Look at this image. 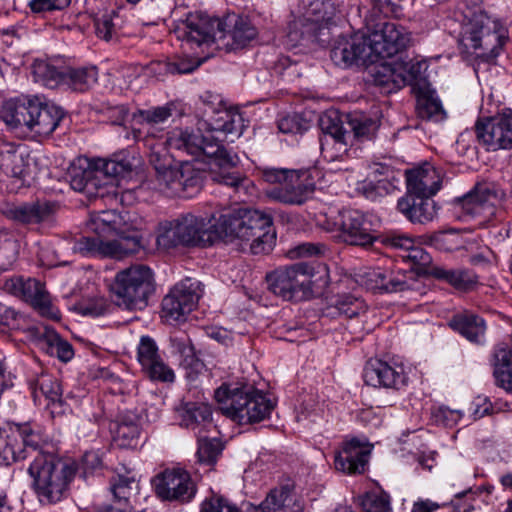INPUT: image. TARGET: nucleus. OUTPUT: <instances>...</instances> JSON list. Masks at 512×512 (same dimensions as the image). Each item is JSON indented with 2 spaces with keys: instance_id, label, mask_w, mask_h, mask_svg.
I'll list each match as a JSON object with an SVG mask.
<instances>
[{
  "instance_id": "1",
  "label": "nucleus",
  "mask_w": 512,
  "mask_h": 512,
  "mask_svg": "<svg viewBox=\"0 0 512 512\" xmlns=\"http://www.w3.org/2000/svg\"><path fill=\"white\" fill-rule=\"evenodd\" d=\"M226 139L222 134L199 124L197 130L173 129L167 133L165 143L170 149L190 155L196 162L207 164L214 182L245 195L252 182L236 168L239 161L237 155L222 145Z\"/></svg>"
},
{
  "instance_id": "2",
  "label": "nucleus",
  "mask_w": 512,
  "mask_h": 512,
  "mask_svg": "<svg viewBox=\"0 0 512 512\" xmlns=\"http://www.w3.org/2000/svg\"><path fill=\"white\" fill-rule=\"evenodd\" d=\"M223 240L238 238L250 242L253 254L268 253L274 244L272 217L257 209H239L219 214Z\"/></svg>"
},
{
  "instance_id": "3",
  "label": "nucleus",
  "mask_w": 512,
  "mask_h": 512,
  "mask_svg": "<svg viewBox=\"0 0 512 512\" xmlns=\"http://www.w3.org/2000/svg\"><path fill=\"white\" fill-rule=\"evenodd\" d=\"M157 244L163 248L176 246H211L223 240L219 217L212 214L208 222L201 216L183 214L159 224Z\"/></svg>"
},
{
  "instance_id": "4",
  "label": "nucleus",
  "mask_w": 512,
  "mask_h": 512,
  "mask_svg": "<svg viewBox=\"0 0 512 512\" xmlns=\"http://www.w3.org/2000/svg\"><path fill=\"white\" fill-rule=\"evenodd\" d=\"M0 114L10 127L26 128L39 136L50 135L64 117L60 107L42 102L38 97L10 99L3 104Z\"/></svg>"
},
{
  "instance_id": "5",
  "label": "nucleus",
  "mask_w": 512,
  "mask_h": 512,
  "mask_svg": "<svg viewBox=\"0 0 512 512\" xmlns=\"http://www.w3.org/2000/svg\"><path fill=\"white\" fill-rule=\"evenodd\" d=\"M27 472L37 495L49 503L60 501L77 474L76 462L53 453H37Z\"/></svg>"
},
{
  "instance_id": "6",
  "label": "nucleus",
  "mask_w": 512,
  "mask_h": 512,
  "mask_svg": "<svg viewBox=\"0 0 512 512\" xmlns=\"http://www.w3.org/2000/svg\"><path fill=\"white\" fill-rule=\"evenodd\" d=\"M466 17L461 44L467 52L474 53L482 61L494 62L508 40L507 28L483 10L474 11Z\"/></svg>"
},
{
  "instance_id": "7",
  "label": "nucleus",
  "mask_w": 512,
  "mask_h": 512,
  "mask_svg": "<svg viewBox=\"0 0 512 512\" xmlns=\"http://www.w3.org/2000/svg\"><path fill=\"white\" fill-rule=\"evenodd\" d=\"M214 398L222 413L239 424L262 421L274 408L266 395L248 385L224 383L215 390Z\"/></svg>"
},
{
  "instance_id": "8",
  "label": "nucleus",
  "mask_w": 512,
  "mask_h": 512,
  "mask_svg": "<svg viewBox=\"0 0 512 512\" xmlns=\"http://www.w3.org/2000/svg\"><path fill=\"white\" fill-rule=\"evenodd\" d=\"M133 164L129 157L117 155L112 159H94L87 167H73L70 172V185L75 191L88 197L102 196L101 190L114 178L125 177L131 173Z\"/></svg>"
},
{
  "instance_id": "9",
  "label": "nucleus",
  "mask_w": 512,
  "mask_h": 512,
  "mask_svg": "<svg viewBox=\"0 0 512 512\" xmlns=\"http://www.w3.org/2000/svg\"><path fill=\"white\" fill-rule=\"evenodd\" d=\"M155 291L153 271L146 265H132L119 271L112 285L115 303L127 310H142Z\"/></svg>"
},
{
  "instance_id": "10",
  "label": "nucleus",
  "mask_w": 512,
  "mask_h": 512,
  "mask_svg": "<svg viewBox=\"0 0 512 512\" xmlns=\"http://www.w3.org/2000/svg\"><path fill=\"white\" fill-rule=\"evenodd\" d=\"M226 21L212 17L204 12H189L177 22L174 34L177 39L191 47H211L222 49L221 42L226 40Z\"/></svg>"
},
{
  "instance_id": "11",
  "label": "nucleus",
  "mask_w": 512,
  "mask_h": 512,
  "mask_svg": "<svg viewBox=\"0 0 512 512\" xmlns=\"http://www.w3.org/2000/svg\"><path fill=\"white\" fill-rule=\"evenodd\" d=\"M197 113L202 118L200 125L211 128L212 132L240 137L244 130V119L238 110L227 109L220 95L210 91L200 96Z\"/></svg>"
},
{
  "instance_id": "12",
  "label": "nucleus",
  "mask_w": 512,
  "mask_h": 512,
  "mask_svg": "<svg viewBox=\"0 0 512 512\" xmlns=\"http://www.w3.org/2000/svg\"><path fill=\"white\" fill-rule=\"evenodd\" d=\"M260 172L263 181L278 185L269 190L268 196L281 203L302 205L314 191L313 184L301 180L304 172L275 167H263Z\"/></svg>"
},
{
  "instance_id": "13",
  "label": "nucleus",
  "mask_w": 512,
  "mask_h": 512,
  "mask_svg": "<svg viewBox=\"0 0 512 512\" xmlns=\"http://www.w3.org/2000/svg\"><path fill=\"white\" fill-rule=\"evenodd\" d=\"M140 239L136 235L106 239L102 234L82 236L74 241L72 250L83 256L121 259L138 252Z\"/></svg>"
},
{
  "instance_id": "14",
  "label": "nucleus",
  "mask_w": 512,
  "mask_h": 512,
  "mask_svg": "<svg viewBox=\"0 0 512 512\" xmlns=\"http://www.w3.org/2000/svg\"><path fill=\"white\" fill-rule=\"evenodd\" d=\"M476 138L487 151L512 149V110L504 109L475 124Z\"/></svg>"
},
{
  "instance_id": "15",
  "label": "nucleus",
  "mask_w": 512,
  "mask_h": 512,
  "mask_svg": "<svg viewBox=\"0 0 512 512\" xmlns=\"http://www.w3.org/2000/svg\"><path fill=\"white\" fill-rule=\"evenodd\" d=\"M157 496L162 500L189 503L197 493V486L188 471L182 468L166 469L154 481Z\"/></svg>"
},
{
  "instance_id": "16",
  "label": "nucleus",
  "mask_w": 512,
  "mask_h": 512,
  "mask_svg": "<svg viewBox=\"0 0 512 512\" xmlns=\"http://www.w3.org/2000/svg\"><path fill=\"white\" fill-rule=\"evenodd\" d=\"M200 298L199 282L185 279L176 284L162 300L167 321H181L196 307Z\"/></svg>"
},
{
  "instance_id": "17",
  "label": "nucleus",
  "mask_w": 512,
  "mask_h": 512,
  "mask_svg": "<svg viewBox=\"0 0 512 512\" xmlns=\"http://www.w3.org/2000/svg\"><path fill=\"white\" fill-rule=\"evenodd\" d=\"M291 276V294L293 298L290 301H303L314 296L315 289L323 288L327 285L328 271L325 266H312L306 262H299L289 266Z\"/></svg>"
},
{
  "instance_id": "18",
  "label": "nucleus",
  "mask_w": 512,
  "mask_h": 512,
  "mask_svg": "<svg viewBox=\"0 0 512 512\" xmlns=\"http://www.w3.org/2000/svg\"><path fill=\"white\" fill-rule=\"evenodd\" d=\"M245 512H303V504L295 492L291 479L280 482L272 488L259 504L244 502Z\"/></svg>"
},
{
  "instance_id": "19",
  "label": "nucleus",
  "mask_w": 512,
  "mask_h": 512,
  "mask_svg": "<svg viewBox=\"0 0 512 512\" xmlns=\"http://www.w3.org/2000/svg\"><path fill=\"white\" fill-rule=\"evenodd\" d=\"M411 35L407 29L396 22H386L379 31L368 39L370 52L382 57H393L407 49Z\"/></svg>"
},
{
  "instance_id": "20",
  "label": "nucleus",
  "mask_w": 512,
  "mask_h": 512,
  "mask_svg": "<svg viewBox=\"0 0 512 512\" xmlns=\"http://www.w3.org/2000/svg\"><path fill=\"white\" fill-rule=\"evenodd\" d=\"M401 172L388 165L378 164L371 174L356 184V191L366 199L375 201L399 190Z\"/></svg>"
},
{
  "instance_id": "21",
  "label": "nucleus",
  "mask_w": 512,
  "mask_h": 512,
  "mask_svg": "<svg viewBox=\"0 0 512 512\" xmlns=\"http://www.w3.org/2000/svg\"><path fill=\"white\" fill-rule=\"evenodd\" d=\"M357 282L376 293H396L410 288L406 272L384 268H369L358 273Z\"/></svg>"
},
{
  "instance_id": "22",
  "label": "nucleus",
  "mask_w": 512,
  "mask_h": 512,
  "mask_svg": "<svg viewBox=\"0 0 512 512\" xmlns=\"http://www.w3.org/2000/svg\"><path fill=\"white\" fill-rule=\"evenodd\" d=\"M340 221L344 241L350 245L368 247L377 239L370 217L359 210L340 212Z\"/></svg>"
},
{
  "instance_id": "23",
  "label": "nucleus",
  "mask_w": 512,
  "mask_h": 512,
  "mask_svg": "<svg viewBox=\"0 0 512 512\" xmlns=\"http://www.w3.org/2000/svg\"><path fill=\"white\" fill-rule=\"evenodd\" d=\"M367 385L399 390L406 386L408 377L401 365H390L381 360L369 361L363 372Z\"/></svg>"
},
{
  "instance_id": "24",
  "label": "nucleus",
  "mask_w": 512,
  "mask_h": 512,
  "mask_svg": "<svg viewBox=\"0 0 512 512\" xmlns=\"http://www.w3.org/2000/svg\"><path fill=\"white\" fill-rule=\"evenodd\" d=\"M367 50L369 43L363 35L339 36L331 49L330 57L335 65L346 68L367 56Z\"/></svg>"
},
{
  "instance_id": "25",
  "label": "nucleus",
  "mask_w": 512,
  "mask_h": 512,
  "mask_svg": "<svg viewBox=\"0 0 512 512\" xmlns=\"http://www.w3.org/2000/svg\"><path fill=\"white\" fill-rule=\"evenodd\" d=\"M370 449L358 439L343 443L342 449L335 455V468L346 474H361L369 461Z\"/></svg>"
},
{
  "instance_id": "26",
  "label": "nucleus",
  "mask_w": 512,
  "mask_h": 512,
  "mask_svg": "<svg viewBox=\"0 0 512 512\" xmlns=\"http://www.w3.org/2000/svg\"><path fill=\"white\" fill-rule=\"evenodd\" d=\"M156 182L159 190H172L178 192L180 189L190 187H198L200 185V177L198 172L189 162L182 163L180 168L171 166L160 170L156 173Z\"/></svg>"
},
{
  "instance_id": "27",
  "label": "nucleus",
  "mask_w": 512,
  "mask_h": 512,
  "mask_svg": "<svg viewBox=\"0 0 512 512\" xmlns=\"http://www.w3.org/2000/svg\"><path fill=\"white\" fill-rule=\"evenodd\" d=\"M176 412L180 425L192 430L196 435L209 432L215 428L212 419V408L204 402H182Z\"/></svg>"
},
{
  "instance_id": "28",
  "label": "nucleus",
  "mask_w": 512,
  "mask_h": 512,
  "mask_svg": "<svg viewBox=\"0 0 512 512\" xmlns=\"http://www.w3.org/2000/svg\"><path fill=\"white\" fill-rule=\"evenodd\" d=\"M169 348L171 354L178 357L190 380H195L205 370V364L197 357L192 341L186 333L172 334L169 337Z\"/></svg>"
},
{
  "instance_id": "29",
  "label": "nucleus",
  "mask_w": 512,
  "mask_h": 512,
  "mask_svg": "<svg viewBox=\"0 0 512 512\" xmlns=\"http://www.w3.org/2000/svg\"><path fill=\"white\" fill-rule=\"evenodd\" d=\"M56 212V204L49 201H37L14 206L6 211V216L25 225L50 224Z\"/></svg>"
},
{
  "instance_id": "30",
  "label": "nucleus",
  "mask_w": 512,
  "mask_h": 512,
  "mask_svg": "<svg viewBox=\"0 0 512 512\" xmlns=\"http://www.w3.org/2000/svg\"><path fill=\"white\" fill-rule=\"evenodd\" d=\"M31 161L21 148L8 144L0 147V175L26 181L31 177Z\"/></svg>"
},
{
  "instance_id": "31",
  "label": "nucleus",
  "mask_w": 512,
  "mask_h": 512,
  "mask_svg": "<svg viewBox=\"0 0 512 512\" xmlns=\"http://www.w3.org/2000/svg\"><path fill=\"white\" fill-rule=\"evenodd\" d=\"M12 429L16 441L21 440L20 447L25 452L26 459L31 458L33 460L37 453H47L44 451V447L48 445L50 439L40 425L32 422L13 423Z\"/></svg>"
},
{
  "instance_id": "32",
  "label": "nucleus",
  "mask_w": 512,
  "mask_h": 512,
  "mask_svg": "<svg viewBox=\"0 0 512 512\" xmlns=\"http://www.w3.org/2000/svg\"><path fill=\"white\" fill-rule=\"evenodd\" d=\"M407 190L414 196H433L440 189L437 171L430 164L405 171Z\"/></svg>"
},
{
  "instance_id": "33",
  "label": "nucleus",
  "mask_w": 512,
  "mask_h": 512,
  "mask_svg": "<svg viewBox=\"0 0 512 512\" xmlns=\"http://www.w3.org/2000/svg\"><path fill=\"white\" fill-rule=\"evenodd\" d=\"M172 111V105L166 104L149 109H140L134 113V119L141 125L139 132L145 134V140L162 136L163 125L172 116Z\"/></svg>"
},
{
  "instance_id": "34",
  "label": "nucleus",
  "mask_w": 512,
  "mask_h": 512,
  "mask_svg": "<svg viewBox=\"0 0 512 512\" xmlns=\"http://www.w3.org/2000/svg\"><path fill=\"white\" fill-rule=\"evenodd\" d=\"M20 298L29 302L43 317L60 320V311L51 303L50 295L41 282L31 278L26 279Z\"/></svg>"
},
{
  "instance_id": "35",
  "label": "nucleus",
  "mask_w": 512,
  "mask_h": 512,
  "mask_svg": "<svg viewBox=\"0 0 512 512\" xmlns=\"http://www.w3.org/2000/svg\"><path fill=\"white\" fill-rule=\"evenodd\" d=\"M403 67L400 61L382 62L370 69L375 86L384 94L396 92L404 87Z\"/></svg>"
},
{
  "instance_id": "36",
  "label": "nucleus",
  "mask_w": 512,
  "mask_h": 512,
  "mask_svg": "<svg viewBox=\"0 0 512 512\" xmlns=\"http://www.w3.org/2000/svg\"><path fill=\"white\" fill-rule=\"evenodd\" d=\"M89 227L95 234H102L106 238L136 235L140 239L134 230L130 231V228L126 227L123 216L113 210L101 211L92 216Z\"/></svg>"
},
{
  "instance_id": "37",
  "label": "nucleus",
  "mask_w": 512,
  "mask_h": 512,
  "mask_svg": "<svg viewBox=\"0 0 512 512\" xmlns=\"http://www.w3.org/2000/svg\"><path fill=\"white\" fill-rule=\"evenodd\" d=\"M498 202L497 193L487 186H476L474 190L456 200V205L469 216L491 211Z\"/></svg>"
},
{
  "instance_id": "38",
  "label": "nucleus",
  "mask_w": 512,
  "mask_h": 512,
  "mask_svg": "<svg viewBox=\"0 0 512 512\" xmlns=\"http://www.w3.org/2000/svg\"><path fill=\"white\" fill-rule=\"evenodd\" d=\"M30 333L38 339L40 347L51 356H55L63 362L72 359L74 355L72 345L62 339L59 334L47 326L30 329Z\"/></svg>"
},
{
  "instance_id": "39",
  "label": "nucleus",
  "mask_w": 512,
  "mask_h": 512,
  "mask_svg": "<svg viewBox=\"0 0 512 512\" xmlns=\"http://www.w3.org/2000/svg\"><path fill=\"white\" fill-rule=\"evenodd\" d=\"M397 210L413 223L432 221L436 214L434 201L429 196L402 197L397 202Z\"/></svg>"
},
{
  "instance_id": "40",
  "label": "nucleus",
  "mask_w": 512,
  "mask_h": 512,
  "mask_svg": "<svg viewBox=\"0 0 512 512\" xmlns=\"http://www.w3.org/2000/svg\"><path fill=\"white\" fill-rule=\"evenodd\" d=\"M450 326L470 342L480 344L484 341L485 321L476 314L470 312L457 314L451 319Z\"/></svg>"
},
{
  "instance_id": "41",
  "label": "nucleus",
  "mask_w": 512,
  "mask_h": 512,
  "mask_svg": "<svg viewBox=\"0 0 512 512\" xmlns=\"http://www.w3.org/2000/svg\"><path fill=\"white\" fill-rule=\"evenodd\" d=\"M493 375L498 387L512 393V346L501 343L494 350Z\"/></svg>"
},
{
  "instance_id": "42",
  "label": "nucleus",
  "mask_w": 512,
  "mask_h": 512,
  "mask_svg": "<svg viewBox=\"0 0 512 512\" xmlns=\"http://www.w3.org/2000/svg\"><path fill=\"white\" fill-rule=\"evenodd\" d=\"M345 123L349 131L350 142H352V138L359 142L373 139L380 126L378 119L359 111L346 114Z\"/></svg>"
},
{
  "instance_id": "43",
  "label": "nucleus",
  "mask_w": 512,
  "mask_h": 512,
  "mask_svg": "<svg viewBox=\"0 0 512 512\" xmlns=\"http://www.w3.org/2000/svg\"><path fill=\"white\" fill-rule=\"evenodd\" d=\"M227 36L231 38V42L223 40L221 46L229 52L250 43L257 36V29L248 18L235 16L232 29L226 32Z\"/></svg>"
},
{
  "instance_id": "44",
  "label": "nucleus",
  "mask_w": 512,
  "mask_h": 512,
  "mask_svg": "<svg viewBox=\"0 0 512 512\" xmlns=\"http://www.w3.org/2000/svg\"><path fill=\"white\" fill-rule=\"evenodd\" d=\"M416 111L419 118L432 122H441L446 112L435 91L421 90L417 96Z\"/></svg>"
},
{
  "instance_id": "45",
  "label": "nucleus",
  "mask_w": 512,
  "mask_h": 512,
  "mask_svg": "<svg viewBox=\"0 0 512 512\" xmlns=\"http://www.w3.org/2000/svg\"><path fill=\"white\" fill-rule=\"evenodd\" d=\"M98 80V69L94 65L82 67L66 66L64 84L76 92H85L91 89Z\"/></svg>"
},
{
  "instance_id": "46",
  "label": "nucleus",
  "mask_w": 512,
  "mask_h": 512,
  "mask_svg": "<svg viewBox=\"0 0 512 512\" xmlns=\"http://www.w3.org/2000/svg\"><path fill=\"white\" fill-rule=\"evenodd\" d=\"M65 72V65H55L45 60H36L32 65L34 80L52 89L64 84Z\"/></svg>"
},
{
  "instance_id": "47",
  "label": "nucleus",
  "mask_w": 512,
  "mask_h": 512,
  "mask_svg": "<svg viewBox=\"0 0 512 512\" xmlns=\"http://www.w3.org/2000/svg\"><path fill=\"white\" fill-rule=\"evenodd\" d=\"M26 454L16 441L12 424L0 427V465H11L14 462L25 460Z\"/></svg>"
},
{
  "instance_id": "48",
  "label": "nucleus",
  "mask_w": 512,
  "mask_h": 512,
  "mask_svg": "<svg viewBox=\"0 0 512 512\" xmlns=\"http://www.w3.org/2000/svg\"><path fill=\"white\" fill-rule=\"evenodd\" d=\"M336 13V8L330 0L312 1L306 12V20L314 26L315 34L331 24Z\"/></svg>"
},
{
  "instance_id": "49",
  "label": "nucleus",
  "mask_w": 512,
  "mask_h": 512,
  "mask_svg": "<svg viewBox=\"0 0 512 512\" xmlns=\"http://www.w3.org/2000/svg\"><path fill=\"white\" fill-rule=\"evenodd\" d=\"M433 275L460 291L471 290L477 283L476 274L467 269L434 268Z\"/></svg>"
},
{
  "instance_id": "50",
  "label": "nucleus",
  "mask_w": 512,
  "mask_h": 512,
  "mask_svg": "<svg viewBox=\"0 0 512 512\" xmlns=\"http://www.w3.org/2000/svg\"><path fill=\"white\" fill-rule=\"evenodd\" d=\"M140 426L134 415H123L116 424L114 440L124 448L136 447Z\"/></svg>"
},
{
  "instance_id": "51",
  "label": "nucleus",
  "mask_w": 512,
  "mask_h": 512,
  "mask_svg": "<svg viewBox=\"0 0 512 512\" xmlns=\"http://www.w3.org/2000/svg\"><path fill=\"white\" fill-rule=\"evenodd\" d=\"M321 156L328 162L340 161L348 152L350 135L330 136L319 138Z\"/></svg>"
},
{
  "instance_id": "52",
  "label": "nucleus",
  "mask_w": 512,
  "mask_h": 512,
  "mask_svg": "<svg viewBox=\"0 0 512 512\" xmlns=\"http://www.w3.org/2000/svg\"><path fill=\"white\" fill-rule=\"evenodd\" d=\"M290 279L289 266L279 268L266 276L268 289L276 296L288 301L293 298Z\"/></svg>"
},
{
  "instance_id": "53",
  "label": "nucleus",
  "mask_w": 512,
  "mask_h": 512,
  "mask_svg": "<svg viewBox=\"0 0 512 512\" xmlns=\"http://www.w3.org/2000/svg\"><path fill=\"white\" fill-rule=\"evenodd\" d=\"M197 437L198 449L196 455L199 462L206 465H214L222 453V442L216 437L208 438L203 434L197 435Z\"/></svg>"
},
{
  "instance_id": "54",
  "label": "nucleus",
  "mask_w": 512,
  "mask_h": 512,
  "mask_svg": "<svg viewBox=\"0 0 512 512\" xmlns=\"http://www.w3.org/2000/svg\"><path fill=\"white\" fill-rule=\"evenodd\" d=\"M133 486H136V480L134 476L117 474L111 479L110 489L114 498L117 500V506L129 509L127 502L131 495Z\"/></svg>"
},
{
  "instance_id": "55",
  "label": "nucleus",
  "mask_w": 512,
  "mask_h": 512,
  "mask_svg": "<svg viewBox=\"0 0 512 512\" xmlns=\"http://www.w3.org/2000/svg\"><path fill=\"white\" fill-rule=\"evenodd\" d=\"M145 142L150 149L149 163L153 166L155 173L173 164V156L164 147L165 140L154 143L153 139H146Z\"/></svg>"
},
{
  "instance_id": "56",
  "label": "nucleus",
  "mask_w": 512,
  "mask_h": 512,
  "mask_svg": "<svg viewBox=\"0 0 512 512\" xmlns=\"http://www.w3.org/2000/svg\"><path fill=\"white\" fill-rule=\"evenodd\" d=\"M334 308L339 315L354 318L366 312L364 301L350 294L341 295L335 301Z\"/></svg>"
},
{
  "instance_id": "57",
  "label": "nucleus",
  "mask_w": 512,
  "mask_h": 512,
  "mask_svg": "<svg viewBox=\"0 0 512 512\" xmlns=\"http://www.w3.org/2000/svg\"><path fill=\"white\" fill-rule=\"evenodd\" d=\"M320 128L322 130V135L338 137L340 135H349L345 118L342 119L336 111L327 112L320 117Z\"/></svg>"
},
{
  "instance_id": "58",
  "label": "nucleus",
  "mask_w": 512,
  "mask_h": 512,
  "mask_svg": "<svg viewBox=\"0 0 512 512\" xmlns=\"http://www.w3.org/2000/svg\"><path fill=\"white\" fill-rule=\"evenodd\" d=\"M77 473L80 477L86 479L89 476L100 473L103 470L104 464L102 456L98 451L85 452L79 463L76 462Z\"/></svg>"
},
{
  "instance_id": "59",
  "label": "nucleus",
  "mask_w": 512,
  "mask_h": 512,
  "mask_svg": "<svg viewBox=\"0 0 512 512\" xmlns=\"http://www.w3.org/2000/svg\"><path fill=\"white\" fill-rule=\"evenodd\" d=\"M160 357L158 346L154 339L150 336H142L137 347V359L142 371Z\"/></svg>"
},
{
  "instance_id": "60",
  "label": "nucleus",
  "mask_w": 512,
  "mask_h": 512,
  "mask_svg": "<svg viewBox=\"0 0 512 512\" xmlns=\"http://www.w3.org/2000/svg\"><path fill=\"white\" fill-rule=\"evenodd\" d=\"M200 512H245L244 502L237 507L227 498L212 494L201 503Z\"/></svg>"
},
{
  "instance_id": "61",
  "label": "nucleus",
  "mask_w": 512,
  "mask_h": 512,
  "mask_svg": "<svg viewBox=\"0 0 512 512\" xmlns=\"http://www.w3.org/2000/svg\"><path fill=\"white\" fill-rule=\"evenodd\" d=\"M361 506L366 512H392L390 497L386 493L365 494Z\"/></svg>"
},
{
  "instance_id": "62",
  "label": "nucleus",
  "mask_w": 512,
  "mask_h": 512,
  "mask_svg": "<svg viewBox=\"0 0 512 512\" xmlns=\"http://www.w3.org/2000/svg\"><path fill=\"white\" fill-rule=\"evenodd\" d=\"M142 372L152 381L172 383L175 380V373L173 369L170 368L161 357L150 364Z\"/></svg>"
},
{
  "instance_id": "63",
  "label": "nucleus",
  "mask_w": 512,
  "mask_h": 512,
  "mask_svg": "<svg viewBox=\"0 0 512 512\" xmlns=\"http://www.w3.org/2000/svg\"><path fill=\"white\" fill-rule=\"evenodd\" d=\"M201 61L193 58H179L175 61L159 63L161 71L169 74H188L197 69Z\"/></svg>"
},
{
  "instance_id": "64",
  "label": "nucleus",
  "mask_w": 512,
  "mask_h": 512,
  "mask_svg": "<svg viewBox=\"0 0 512 512\" xmlns=\"http://www.w3.org/2000/svg\"><path fill=\"white\" fill-rule=\"evenodd\" d=\"M401 62L403 67L402 78H404V86L406 85H418L424 79V72L427 69V65L423 61H409Z\"/></svg>"
}]
</instances>
